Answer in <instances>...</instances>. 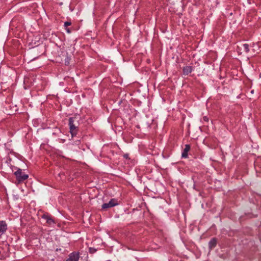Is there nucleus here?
<instances>
[{"instance_id": "f257e3e1", "label": "nucleus", "mask_w": 261, "mask_h": 261, "mask_svg": "<svg viewBox=\"0 0 261 261\" xmlns=\"http://www.w3.org/2000/svg\"><path fill=\"white\" fill-rule=\"evenodd\" d=\"M77 120L75 118H70L69 119V125L70 127V132L72 136H75L77 133Z\"/></svg>"}, {"instance_id": "f03ea898", "label": "nucleus", "mask_w": 261, "mask_h": 261, "mask_svg": "<svg viewBox=\"0 0 261 261\" xmlns=\"http://www.w3.org/2000/svg\"><path fill=\"white\" fill-rule=\"evenodd\" d=\"M14 174L18 182H22L28 178V175L23 173L20 169H18L14 173Z\"/></svg>"}, {"instance_id": "7ed1b4c3", "label": "nucleus", "mask_w": 261, "mask_h": 261, "mask_svg": "<svg viewBox=\"0 0 261 261\" xmlns=\"http://www.w3.org/2000/svg\"><path fill=\"white\" fill-rule=\"evenodd\" d=\"M79 259V254L76 252H73L68 255V258L66 261H78Z\"/></svg>"}, {"instance_id": "20e7f679", "label": "nucleus", "mask_w": 261, "mask_h": 261, "mask_svg": "<svg viewBox=\"0 0 261 261\" xmlns=\"http://www.w3.org/2000/svg\"><path fill=\"white\" fill-rule=\"evenodd\" d=\"M42 218L45 220L46 222L49 225H51L52 224L55 223V222L53 218L47 214H43L42 216Z\"/></svg>"}, {"instance_id": "39448f33", "label": "nucleus", "mask_w": 261, "mask_h": 261, "mask_svg": "<svg viewBox=\"0 0 261 261\" xmlns=\"http://www.w3.org/2000/svg\"><path fill=\"white\" fill-rule=\"evenodd\" d=\"M190 149V146L189 144L185 145V148L182 153L181 156L183 158H187L188 157V152Z\"/></svg>"}, {"instance_id": "423d86ee", "label": "nucleus", "mask_w": 261, "mask_h": 261, "mask_svg": "<svg viewBox=\"0 0 261 261\" xmlns=\"http://www.w3.org/2000/svg\"><path fill=\"white\" fill-rule=\"evenodd\" d=\"M217 241L216 238H213L208 243V246L210 250L214 248L217 245Z\"/></svg>"}, {"instance_id": "0eeeda50", "label": "nucleus", "mask_w": 261, "mask_h": 261, "mask_svg": "<svg viewBox=\"0 0 261 261\" xmlns=\"http://www.w3.org/2000/svg\"><path fill=\"white\" fill-rule=\"evenodd\" d=\"M7 230V224L4 221L0 222V233H4Z\"/></svg>"}, {"instance_id": "6e6552de", "label": "nucleus", "mask_w": 261, "mask_h": 261, "mask_svg": "<svg viewBox=\"0 0 261 261\" xmlns=\"http://www.w3.org/2000/svg\"><path fill=\"white\" fill-rule=\"evenodd\" d=\"M192 71V67L191 66H186L183 69V73L185 75H188Z\"/></svg>"}, {"instance_id": "1a4fd4ad", "label": "nucleus", "mask_w": 261, "mask_h": 261, "mask_svg": "<svg viewBox=\"0 0 261 261\" xmlns=\"http://www.w3.org/2000/svg\"><path fill=\"white\" fill-rule=\"evenodd\" d=\"M109 204L110 206L113 207L118 204L117 201L115 199H111L109 202Z\"/></svg>"}, {"instance_id": "9d476101", "label": "nucleus", "mask_w": 261, "mask_h": 261, "mask_svg": "<svg viewBox=\"0 0 261 261\" xmlns=\"http://www.w3.org/2000/svg\"><path fill=\"white\" fill-rule=\"evenodd\" d=\"M243 49L246 53L249 52V45L247 44H244L242 45Z\"/></svg>"}, {"instance_id": "9b49d317", "label": "nucleus", "mask_w": 261, "mask_h": 261, "mask_svg": "<svg viewBox=\"0 0 261 261\" xmlns=\"http://www.w3.org/2000/svg\"><path fill=\"white\" fill-rule=\"evenodd\" d=\"M110 207H112L111 206H110V205L109 204V203H103L102 205V209H107V208H110Z\"/></svg>"}, {"instance_id": "f8f14e48", "label": "nucleus", "mask_w": 261, "mask_h": 261, "mask_svg": "<svg viewBox=\"0 0 261 261\" xmlns=\"http://www.w3.org/2000/svg\"><path fill=\"white\" fill-rule=\"evenodd\" d=\"M71 22H69V21H66L65 23H64V27L65 28H67L68 26L70 25H71Z\"/></svg>"}, {"instance_id": "ddd939ff", "label": "nucleus", "mask_w": 261, "mask_h": 261, "mask_svg": "<svg viewBox=\"0 0 261 261\" xmlns=\"http://www.w3.org/2000/svg\"><path fill=\"white\" fill-rule=\"evenodd\" d=\"M203 119L204 121H206V122H207L208 120V119L206 116L203 117Z\"/></svg>"}, {"instance_id": "4468645a", "label": "nucleus", "mask_w": 261, "mask_h": 261, "mask_svg": "<svg viewBox=\"0 0 261 261\" xmlns=\"http://www.w3.org/2000/svg\"><path fill=\"white\" fill-rule=\"evenodd\" d=\"M66 32L68 33H71V30H70V29L68 28H66Z\"/></svg>"}, {"instance_id": "2eb2a0df", "label": "nucleus", "mask_w": 261, "mask_h": 261, "mask_svg": "<svg viewBox=\"0 0 261 261\" xmlns=\"http://www.w3.org/2000/svg\"><path fill=\"white\" fill-rule=\"evenodd\" d=\"M261 75V73L260 74V76Z\"/></svg>"}]
</instances>
